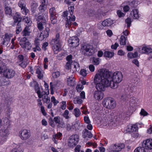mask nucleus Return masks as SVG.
Listing matches in <instances>:
<instances>
[{
  "label": "nucleus",
  "mask_w": 152,
  "mask_h": 152,
  "mask_svg": "<svg viewBox=\"0 0 152 152\" xmlns=\"http://www.w3.org/2000/svg\"><path fill=\"white\" fill-rule=\"evenodd\" d=\"M26 3L25 1L21 0L18 3L19 6L21 9L26 7Z\"/></svg>",
  "instance_id": "4c0bfd02"
},
{
  "label": "nucleus",
  "mask_w": 152,
  "mask_h": 152,
  "mask_svg": "<svg viewBox=\"0 0 152 152\" xmlns=\"http://www.w3.org/2000/svg\"><path fill=\"white\" fill-rule=\"evenodd\" d=\"M114 55V53L113 52L106 51L104 52V56L106 58H110L113 56Z\"/></svg>",
  "instance_id": "c756f323"
},
{
  "label": "nucleus",
  "mask_w": 152,
  "mask_h": 152,
  "mask_svg": "<svg viewBox=\"0 0 152 152\" xmlns=\"http://www.w3.org/2000/svg\"><path fill=\"white\" fill-rule=\"evenodd\" d=\"M123 75L120 72L112 73L103 69H99L95 74L94 79L96 89L104 91L106 88H116L122 80Z\"/></svg>",
  "instance_id": "f257e3e1"
},
{
  "label": "nucleus",
  "mask_w": 152,
  "mask_h": 152,
  "mask_svg": "<svg viewBox=\"0 0 152 152\" xmlns=\"http://www.w3.org/2000/svg\"><path fill=\"white\" fill-rule=\"evenodd\" d=\"M96 89L97 90L95 91L94 93V97L96 100H101L104 97V93L102 91H99V89Z\"/></svg>",
  "instance_id": "2eb2a0df"
},
{
  "label": "nucleus",
  "mask_w": 152,
  "mask_h": 152,
  "mask_svg": "<svg viewBox=\"0 0 152 152\" xmlns=\"http://www.w3.org/2000/svg\"><path fill=\"white\" fill-rule=\"evenodd\" d=\"M23 21L26 23L29 26H30L32 23V22L31 21L30 19L27 17H25L23 18Z\"/></svg>",
  "instance_id": "58836bf2"
},
{
  "label": "nucleus",
  "mask_w": 152,
  "mask_h": 152,
  "mask_svg": "<svg viewBox=\"0 0 152 152\" xmlns=\"http://www.w3.org/2000/svg\"><path fill=\"white\" fill-rule=\"evenodd\" d=\"M71 69L73 71L72 72H74L80 69L78 63L76 62L73 61L71 64Z\"/></svg>",
  "instance_id": "b1692460"
},
{
  "label": "nucleus",
  "mask_w": 152,
  "mask_h": 152,
  "mask_svg": "<svg viewBox=\"0 0 152 152\" xmlns=\"http://www.w3.org/2000/svg\"><path fill=\"white\" fill-rule=\"evenodd\" d=\"M30 86L31 87H34V88L36 92L37 93V90L39 91V87L38 85V84L36 81H33L30 83Z\"/></svg>",
  "instance_id": "c85d7f7f"
},
{
  "label": "nucleus",
  "mask_w": 152,
  "mask_h": 152,
  "mask_svg": "<svg viewBox=\"0 0 152 152\" xmlns=\"http://www.w3.org/2000/svg\"><path fill=\"white\" fill-rule=\"evenodd\" d=\"M65 126V125L64 122L63 121H61L60 123L58 125V127L59 128H64Z\"/></svg>",
  "instance_id": "338daca9"
},
{
  "label": "nucleus",
  "mask_w": 152,
  "mask_h": 152,
  "mask_svg": "<svg viewBox=\"0 0 152 152\" xmlns=\"http://www.w3.org/2000/svg\"><path fill=\"white\" fill-rule=\"evenodd\" d=\"M39 91L40 93L43 92L44 93V94H45L47 95H48L49 94V88H45V91H43V89L39 87Z\"/></svg>",
  "instance_id": "37998d69"
},
{
  "label": "nucleus",
  "mask_w": 152,
  "mask_h": 152,
  "mask_svg": "<svg viewBox=\"0 0 152 152\" xmlns=\"http://www.w3.org/2000/svg\"><path fill=\"white\" fill-rule=\"evenodd\" d=\"M49 12L51 23L53 24L56 23L57 22V14L55 8L54 7H51L49 9Z\"/></svg>",
  "instance_id": "9d476101"
},
{
  "label": "nucleus",
  "mask_w": 152,
  "mask_h": 152,
  "mask_svg": "<svg viewBox=\"0 0 152 152\" xmlns=\"http://www.w3.org/2000/svg\"><path fill=\"white\" fill-rule=\"evenodd\" d=\"M37 94L39 98H42V100L44 103L48 104L50 102V98L48 96V95L44 94L43 92L40 93L39 90H37Z\"/></svg>",
  "instance_id": "4468645a"
},
{
  "label": "nucleus",
  "mask_w": 152,
  "mask_h": 152,
  "mask_svg": "<svg viewBox=\"0 0 152 152\" xmlns=\"http://www.w3.org/2000/svg\"><path fill=\"white\" fill-rule=\"evenodd\" d=\"M36 73L37 74V77L39 79H41L43 77V72L41 68L39 66L37 67Z\"/></svg>",
  "instance_id": "393cba45"
},
{
  "label": "nucleus",
  "mask_w": 152,
  "mask_h": 152,
  "mask_svg": "<svg viewBox=\"0 0 152 152\" xmlns=\"http://www.w3.org/2000/svg\"><path fill=\"white\" fill-rule=\"evenodd\" d=\"M66 129L69 131L72 129H74V126L73 125H71L69 124H66Z\"/></svg>",
  "instance_id": "69168bd1"
},
{
  "label": "nucleus",
  "mask_w": 152,
  "mask_h": 152,
  "mask_svg": "<svg viewBox=\"0 0 152 152\" xmlns=\"http://www.w3.org/2000/svg\"><path fill=\"white\" fill-rule=\"evenodd\" d=\"M113 23V21L110 18L107 19L102 22V25L104 26L108 27Z\"/></svg>",
  "instance_id": "412c9836"
},
{
  "label": "nucleus",
  "mask_w": 152,
  "mask_h": 152,
  "mask_svg": "<svg viewBox=\"0 0 152 152\" xmlns=\"http://www.w3.org/2000/svg\"><path fill=\"white\" fill-rule=\"evenodd\" d=\"M69 11L70 15L67 16L66 23V27L68 28L71 26L72 22L74 21L75 20V16L73 15V11L74 10V7H69Z\"/></svg>",
  "instance_id": "39448f33"
},
{
  "label": "nucleus",
  "mask_w": 152,
  "mask_h": 152,
  "mask_svg": "<svg viewBox=\"0 0 152 152\" xmlns=\"http://www.w3.org/2000/svg\"><path fill=\"white\" fill-rule=\"evenodd\" d=\"M15 74V71L12 69H8L4 70V75L6 78H10L13 77Z\"/></svg>",
  "instance_id": "dca6fc26"
},
{
  "label": "nucleus",
  "mask_w": 152,
  "mask_h": 152,
  "mask_svg": "<svg viewBox=\"0 0 152 152\" xmlns=\"http://www.w3.org/2000/svg\"><path fill=\"white\" fill-rule=\"evenodd\" d=\"M80 74L84 77L86 76L87 75V71L85 69H82L80 71Z\"/></svg>",
  "instance_id": "774afa93"
},
{
  "label": "nucleus",
  "mask_w": 152,
  "mask_h": 152,
  "mask_svg": "<svg viewBox=\"0 0 152 152\" xmlns=\"http://www.w3.org/2000/svg\"><path fill=\"white\" fill-rule=\"evenodd\" d=\"M50 30L49 28H46L45 30L41 32L39 37H38V40L42 41L45 38H47L49 36Z\"/></svg>",
  "instance_id": "f3484780"
},
{
  "label": "nucleus",
  "mask_w": 152,
  "mask_h": 152,
  "mask_svg": "<svg viewBox=\"0 0 152 152\" xmlns=\"http://www.w3.org/2000/svg\"><path fill=\"white\" fill-rule=\"evenodd\" d=\"M51 101L52 103L53 104L54 106H56L59 103V101L56 100L55 97L53 96L51 98Z\"/></svg>",
  "instance_id": "79ce46f5"
},
{
  "label": "nucleus",
  "mask_w": 152,
  "mask_h": 152,
  "mask_svg": "<svg viewBox=\"0 0 152 152\" xmlns=\"http://www.w3.org/2000/svg\"><path fill=\"white\" fill-rule=\"evenodd\" d=\"M21 11L22 13L25 15H27L29 12V10L26 7L21 9Z\"/></svg>",
  "instance_id": "8fccbe9b"
},
{
  "label": "nucleus",
  "mask_w": 152,
  "mask_h": 152,
  "mask_svg": "<svg viewBox=\"0 0 152 152\" xmlns=\"http://www.w3.org/2000/svg\"><path fill=\"white\" fill-rule=\"evenodd\" d=\"M31 133L30 130L26 129L21 130L19 132V136L22 140H26L30 137Z\"/></svg>",
  "instance_id": "6e6552de"
},
{
  "label": "nucleus",
  "mask_w": 152,
  "mask_h": 152,
  "mask_svg": "<svg viewBox=\"0 0 152 152\" xmlns=\"http://www.w3.org/2000/svg\"><path fill=\"white\" fill-rule=\"evenodd\" d=\"M7 138L3 136L0 135V145H2L5 142Z\"/></svg>",
  "instance_id": "09e8293b"
},
{
  "label": "nucleus",
  "mask_w": 152,
  "mask_h": 152,
  "mask_svg": "<svg viewBox=\"0 0 152 152\" xmlns=\"http://www.w3.org/2000/svg\"><path fill=\"white\" fill-rule=\"evenodd\" d=\"M18 58L17 63L18 65L23 68H26L28 65L27 59L24 58L23 56L22 55H19Z\"/></svg>",
  "instance_id": "9b49d317"
},
{
  "label": "nucleus",
  "mask_w": 152,
  "mask_h": 152,
  "mask_svg": "<svg viewBox=\"0 0 152 152\" xmlns=\"http://www.w3.org/2000/svg\"><path fill=\"white\" fill-rule=\"evenodd\" d=\"M46 9L47 5H44V4H41L39 7V11L41 12H43L45 11Z\"/></svg>",
  "instance_id": "a18cd8bd"
},
{
  "label": "nucleus",
  "mask_w": 152,
  "mask_h": 152,
  "mask_svg": "<svg viewBox=\"0 0 152 152\" xmlns=\"http://www.w3.org/2000/svg\"><path fill=\"white\" fill-rule=\"evenodd\" d=\"M142 50L143 53L148 54L152 52V48L149 46L143 45L142 48Z\"/></svg>",
  "instance_id": "aec40b11"
},
{
  "label": "nucleus",
  "mask_w": 152,
  "mask_h": 152,
  "mask_svg": "<svg viewBox=\"0 0 152 152\" xmlns=\"http://www.w3.org/2000/svg\"><path fill=\"white\" fill-rule=\"evenodd\" d=\"M129 96L126 95H124L121 96V99L123 101H126L129 100Z\"/></svg>",
  "instance_id": "5fc2aeb1"
},
{
  "label": "nucleus",
  "mask_w": 152,
  "mask_h": 152,
  "mask_svg": "<svg viewBox=\"0 0 152 152\" xmlns=\"http://www.w3.org/2000/svg\"><path fill=\"white\" fill-rule=\"evenodd\" d=\"M140 114L141 116L144 117L148 115V113L144 109L142 108L140 113Z\"/></svg>",
  "instance_id": "49530a36"
},
{
  "label": "nucleus",
  "mask_w": 152,
  "mask_h": 152,
  "mask_svg": "<svg viewBox=\"0 0 152 152\" xmlns=\"http://www.w3.org/2000/svg\"><path fill=\"white\" fill-rule=\"evenodd\" d=\"M84 120L85 123L88 124L91 123L89 117L88 116H86L84 117Z\"/></svg>",
  "instance_id": "4d7b16f0"
},
{
  "label": "nucleus",
  "mask_w": 152,
  "mask_h": 152,
  "mask_svg": "<svg viewBox=\"0 0 152 152\" xmlns=\"http://www.w3.org/2000/svg\"><path fill=\"white\" fill-rule=\"evenodd\" d=\"M38 6V4L37 3L35 2L33 3L31 5V8L32 11L34 12V11H35Z\"/></svg>",
  "instance_id": "603ef678"
},
{
  "label": "nucleus",
  "mask_w": 152,
  "mask_h": 152,
  "mask_svg": "<svg viewBox=\"0 0 152 152\" xmlns=\"http://www.w3.org/2000/svg\"><path fill=\"white\" fill-rule=\"evenodd\" d=\"M59 37V34H57L55 38L52 39L50 42L53 50L55 54H57L61 50V47L62 44L61 41L60 40Z\"/></svg>",
  "instance_id": "7ed1b4c3"
},
{
  "label": "nucleus",
  "mask_w": 152,
  "mask_h": 152,
  "mask_svg": "<svg viewBox=\"0 0 152 152\" xmlns=\"http://www.w3.org/2000/svg\"><path fill=\"white\" fill-rule=\"evenodd\" d=\"M19 44L21 47L25 50H30L32 47L31 44L25 37H24L20 39Z\"/></svg>",
  "instance_id": "423d86ee"
},
{
  "label": "nucleus",
  "mask_w": 152,
  "mask_h": 152,
  "mask_svg": "<svg viewBox=\"0 0 152 152\" xmlns=\"http://www.w3.org/2000/svg\"><path fill=\"white\" fill-rule=\"evenodd\" d=\"M110 98H108L104 99L102 102V104L103 106L107 108L110 102Z\"/></svg>",
  "instance_id": "7c9ffc66"
},
{
  "label": "nucleus",
  "mask_w": 152,
  "mask_h": 152,
  "mask_svg": "<svg viewBox=\"0 0 152 152\" xmlns=\"http://www.w3.org/2000/svg\"><path fill=\"white\" fill-rule=\"evenodd\" d=\"M73 102L75 104H81L82 103L83 101L79 97H77L74 99Z\"/></svg>",
  "instance_id": "c03bdc74"
},
{
  "label": "nucleus",
  "mask_w": 152,
  "mask_h": 152,
  "mask_svg": "<svg viewBox=\"0 0 152 152\" xmlns=\"http://www.w3.org/2000/svg\"><path fill=\"white\" fill-rule=\"evenodd\" d=\"M126 38L123 36H121L120 40V43L121 45H125L126 44Z\"/></svg>",
  "instance_id": "e433bc0d"
},
{
  "label": "nucleus",
  "mask_w": 152,
  "mask_h": 152,
  "mask_svg": "<svg viewBox=\"0 0 152 152\" xmlns=\"http://www.w3.org/2000/svg\"><path fill=\"white\" fill-rule=\"evenodd\" d=\"M137 126L135 125H133L131 126V132H137Z\"/></svg>",
  "instance_id": "052dcab7"
},
{
  "label": "nucleus",
  "mask_w": 152,
  "mask_h": 152,
  "mask_svg": "<svg viewBox=\"0 0 152 152\" xmlns=\"http://www.w3.org/2000/svg\"><path fill=\"white\" fill-rule=\"evenodd\" d=\"M62 135V134L60 132H57V134H54L52 140L54 143L57 144L58 142L57 140L59 139L61 140Z\"/></svg>",
  "instance_id": "5701e85b"
},
{
  "label": "nucleus",
  "mask_w": 152,
  "mask_h": 152,
  "mask_svg": "<svg viewBox=\"0 0 152 152\" xmlns=\"http://www.w3.org/2000/svg\"><path fill=\"white\" fill-rule=\"evenodd\" d=\"M54 121L56 124H58L61 121L60 120V118L59 116H57L54 118L53 119Z\"/></svg>",
  "instance_id": "0e129e2a"
},
{
  "label": "nucleus",
  "mask_w": 152,
  "mask_h": 152,
  "mask_svg": "<svg viewBox=\"0 0 152 152\" xmlns=\"http://www.w3.org/2000/svg\"><path fill=\"white\" fill-rule=\"evenodd\" d=\"M83 137L84 138H91L93 136V135L91 132L88 131L87 129H85L83 133Z\"/></svg>",
  "instance_id": "a878e982"
},
{
  "label": "nucleus",
  "mask_w": 152,
  "mask_h": 152,
  "mask_svg": "<svg viewBox=\"0 0 152 152\" xmlns=\"http://www.w3.org/2000/svg\"><path fill=\"white\" fill-rule=\"evenodd\" d=\"M79 137L77 134L72 135L70 136L68 141V145L70 147L75 146L79 140Z\"/></svg>",
  "instance_id": "1a4fd4ad"
},
{
  "label": "nucleus",
  "mask_w": 152,
  "mask_h": 152,
  "mask_svg": "<svg viewBox=\"0 0 152 152\" xmlns=\"http://www.w3.org/2000/svg\"><path fill=\"white\" fill-rule=\"evenodd\" d=\"M81 109L82 110V113L85 114H86L89 113V112L87 110L86 107H82L81 108Z\"/></svg>",
  "instance_id": "bf43d9fd"
},
{
  "label": "nucleus",
  "mask_w": 152,
  "mask_h": 152,
  "mask_svg": "<svg viewBox=\"0 0 152 152\" xmlns=\"http://www.w3.org/2000/svg\"><path fill=\"white\" fill-rule=\"evenodd\" d=\"M68 42L69 46L73 47H76L79 45V39L77 37H72L68 40Z\"/></svg>",
  "instance_id": "ddd939ff"
},
{
  "label": "nucleus",
  "mask_w": 152,
  "mask_h": 152,
  "mask_svg": "<svg viewBox=\"0 0 152 152\" xmlns=\"http://www.w3.org/2000/svg\"><path fill=\"white\" fill-rule=\"evenodd\" d=\"M80 50L82 54L88 56L92 55L96 52V50L93 46L86 44L81 45Z\"/></svg>",
  "instance_id": "20e7f679"
},
{
  "label": "nucleus",
  "mask_w": 152,
  "mask_h": 152,
  "mask_svg": "<svg viewBox=\"0 0 152 152\" xmlns=\"http://www.w3.org/2000/svg\"><path fill=\"white\" fill-rule=\"evenodd\" d=\"M73 114L76 118H77L80 115L81 113L79 108H75L74 109Z\"/></svg>",
  "instance_id": "473e14b6"
},
{
  "label": "nucleus",
  "mask_w": 152,
  "mask_h": 152,
  "mask_svg": "<svg viewBox=\"0 0 152 152\" xmlns=\"http://www.w3.org/2000/svg\"><path fill=\"white\" fill-rule=\"evenodd\" d=\"M72 62H67L65 66V67L66 69H71V64Z\"/></svg>",
  "instance_id": "680f3d73"
},
{
  "label": "nucleus",
  "mask_w": 152,
  "mask_h": 152,
  "mask_svg": "<svg viewBox=\"0 0 152 152\" xmlns=\"http://www.w3.org/2000/svg\"><path fill=\"white\" fill-rule=\"evenodd\" d=\"M125 22L127 24V26L129 27L130 26L132 22L131 19L130 18H128L125 20Z\"/></svg>",
  "instance_id": "e2e57ef3"
},
{
  "label": "nucleus",
  "mask_w": 152,
  "mask_h": 152,
  "mask_svg": "<svg viewBox=\"0 0 152 152\" xmlns=\"http://www.w3.org/2000/svg\"><path fill=\"white\" fill-rule=\"evenodd\" d=\"M12 37V35L11 34H6L3 42V45L7 46L10 41V39Z\"/></svg>",
  "instance_id": "6ab92c4d"
},
{
  "label": "nucleus",
  "mask_w": 152,
  "mask_h": 152,
  "mask_svg": "<svg viewBox=\"0 0 152 152\" xmlns=\"http://www.w3.org/2000/svg\"><path fill=\"white\" fill-rule=\"evenodd\" d=\"M5 11L6 15L10 16H12V10L11 8L9 7H7L5 8Z\"/></svg>",
  "instance_id": "2f4dec72"
},
{
  "label": "nucleus",
  "mask_w": 152,
  "mask_h": 152,
  "mask_svg": "<svg viewBox=\"0 0 152 152\" xmlns=\"http://www.w3.org/2000/svg\"><path fill=\"white\" fill-rule=\"evenodd\" d=\"M2 126L0 128V135L3 136L7 138L8 136L10 134V121L7 118L3 119Z\"/></svg>",
  "instance_id": "f03ea898"
},
{
  "label": "nucleus",
  "mask_w": 152,
  "mask_h": 152,
  "mask_svg": "<svg viewBox=\"0 0 152 152\" xmlns=\"http://www.w3.org/2000/svg\"><path fill=\"white\" fill-rule=\"evenodd\" d=\"M13 18L15 23H19L21 20V18L20 14L18 12H16L14 15Z\"/></svg>",
  "instance_id": "cd10ccee"
},
{
  "label": "nucleus",
  "mask_w": 152,
  "mask_h": 152,
  "mask_svg": "<svg viewBox=\"0 0 152 152\" xmlns=\"http://www.w3.org/2000/svg\"><path fill=\"white\" fill-rule=\"evenodd\" d=\"M101 59L99 58H93V62L94 65H99L100 63Z\"/></svg>",
  "instance_id": "a19ab883"
},
{
  "label": "nucleus",
  "mask_w": 152,
  "mask_h": 152,
  "mask_svg": "<svg viewBox=\"0 0 152 152\" xmlns=\"http://www.w3.org/2000/svg\"><path fill=\"white\" fill-rule=\"evenodd\" d=\"M22 30L21 26L20 25V24L19 23H18L17 25L16 26V33L17 34H18L20 33V32Z\"/></svg>",
  "instance_id": "3c124183"
},
{
  "label": "nucleus",
  "mask_w": 152,
  "mask_h": 152,
  "mask_svg": "<svg viewBox=\"0 0 152 152\" xmlns=\"http://www.w3.org/2000/svg\"><path fill=\"white\" fill-rule=\"evenodd\" d=\"M125 145L123 143H118L111 145L107 149L108 152H118L124 148Z\"/></svg>",
  "instance_id": "0eeeda50"
},
{
  "label": "nucleus",
  "mask_w": 152,
  "mask_h": 152,
  "mask_svg": "<svg viewBox=\"0 0 152 152\" xmlns=\"http://www.w3.org/2000/svg\"><path fill=\"white\" fill-rule=\"evenodd\" d=\"M134 152H146L145 149L142 146L138 147L134 150Z\"/></svg>",
  "instance_id": "ea45409f"
},
{
  "label": "nucleus",
  "mask_w": 152,
  "mask_h": 152,
  "mask_svg": "<svg viewBox=\"0 0 152 152\" xmlns=\"http://www.w3.org/2000/svg\"><path fill=\"white\" fill-rule=\"evenodd\" d=\"M69 112L67 110H65L63 114V116L66 119H68L70 118L69 115Z\"/></svg>",
  "instance_id": "de8ad7c7"
},
{
  "label": "nucleus",
  "mask_w": 152,
  "mask_h": 152,
  "mask_svg": "<svg viewBox=\"0 0 152 152\" xmlns=\"http://www.w3.org/2000/svg\"><path fill=\"white\" fill-rule=\"evenodd\" d=\"M60 75V73L59 72H53L52 74V77L54 78H56L58 77H59Z\"/></svg>",
  "instance_id": "13d9d810"
},
{
  "label": "nucleus",
  "mask_w": 152,
  "mask_h": 152,
  "mask_svg": "<svg viewBox=\"0 0 152 152\" xmlns=\"http://www.w3.org/2000/svg\"><path fill=\"white\" fill-rule=\"evenodd\" d=\"M5 80L2 77H0V86H7L10 85V83L9 82L5 81Z\"/></svg>",
  "instance_id": "f704fd0d"
},
{
  "label": "nucleus",
  "mask_w": 152,
  "mask_h": 152,
  "mask_svg": "<svg viewBox=\"0 0 152 152\" xmlns=\"http://www.w3.org/2000/svg\"><path fill=\"white\" fill-rule=\"evenodd\" d=\"M84 88V86L81 84H77L76 87V89L77 92H80Z\"/></svg>",
  "instance_id": "864d4df0"
},
{
  "label": "nucleus",
  "mask_w": 152,
  "mask_h": 152,
  "mask_svg": "<svg viewBox=\"0 0 152 152\" xmlns=\"http://www.w3.org/2000/svg\"><path fill=\"white\" fill-rule=\"evenodd\" d=\"M50 83H52V85L53 86V87L55 89H58L61 86V83L60 82L58 81L54 82L53 83L51 82Z\"/></svg>",
  "instance_id": "72a5a7b5"
},
{
  "label": "nucleus",
  "mask_w": 152,
  "mask_h": 152,
  "mask_svg": "<svg viewBox=\"0 0 152 152\" xmlns=\"http://www.w3.org/2000/svg\"><path fill=\"white\" fill-rule=\"evenodd\" d=\"M142 145V147L145 149L152 150V139L149 138L143 140Z\"/></svg>",
  "instance_id": "f8f14e48"
},
{
  "label": "nucleus",
  "mask_w": 152,
  "mask_h": 152,
  "mask_svg": "<svg viewBox=\"0 0 152 152\" xmlns=\"http://www.w3.org/2000/svg\"><path fill=\"white\" fill-rule=\"evenodd\" d=\"M31 32L29 27L26 26L23 31V35L24 36H29Z\"/></svg>",
  "instance_id": "c9c22d12"
},
{
  "label": "nucleus",
  "mask_w": 152,
  "mask_h": 152,
  "mask_svg": "<svg viewBox=\"0 0 152 152\" xmlns=\"http://www.w3.org/2000/svg\"><path fill=\"white\" fill-rule=\"evenodd\" d=\"M140 15L139 11L137 9H133L130 13L131 17L134 19H138L140 18Z\"/></svg>",
  "instance_id": "a211bd4d"
},
{
  "label": "nucleus",
  "mask_w": 152,
  "mask_h": 152,
  "mask_svg": "<svg viewBox=\"0 0 152 152\" xmlns=\"http://www.w3.org/2000/svg\"><path fill=\"white\" fill-rule=\"evenodd\" d=\"M107 109H112L114 108L116 106L115 101L112 98H110Z\"/></svg>",
  "instance_id": "bb28decb"
},
{
  "label": "nucleus",
  "mask_w": 152,
  "mask_h": 152,
  "mask_svg": "<svg viewBox=\"0 0 152 152\" xmlns=\"http://www.w3.org/2000/svg\"><path fill=\"white\" fill-rule=\"evenodd\" d=\"M66 101H62L61 104V108L63 110H64L66 109Z\"/></svg>",
  "instance_id": "6e6d98bb"
},
{
  "label": "nucleus",
  "mask_w": 152,
  "mask_h": 152,
  "mask_svg": "<svg viewBox=\"0 0 152 152\" xmlns=\"http://www.w3.org/2000/svg\"><path fill=\"white\" fill-rule=\"evenodd\" d=\"M67 82L68 85L69 86H74L75 84V79L73 76H68L67 77Z\"/></svg>",
  "instance_id": "4be33fe9"
}]
</instances>
